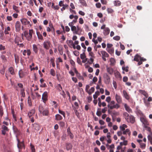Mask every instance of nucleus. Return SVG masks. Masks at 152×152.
<instances>
[{
	"label": "nucleus",
	"instance_id": "obj_1",
	"mask_svg": "<svg viewBox=\"0 0 152 152\" xmlns=\"http://www.w3.org/2000/svg\"><path fill=\"white\" fill-rule=\"evenodd\" d=\"M34 34L35 33L32 29L29 30L28 32L26 31L24 32V36L28 41H31V40L32 35Z\"/></svg>",
	"mask_w": 152,
	"mask_h": 152
},
{
	"label": "nucleus",
	"instance_id": "obj_2",
	"mask_svg": "<svg viewBox=\"0 0 152 152\" xmlns=\"http://www.w3.org/2000/svg\"><path fill=\"white\" fill-rule=\"evenodd\" d=\"M114 101L113 100L110 102V103L107 105L108 108L110 110H112L114 108L118 109L120 107V105L118 104H115Z\"/></svg>",
	"mask_w": 152,
	"mask_h": 152
},
{
	"label": "nucleus",
	"instance_id": "obj_3",
	"mask_svg": "<svg viewBox=\"0 0 152 152\" xmlns=\"http://www.w3.org/2000/svg\"><path fill=\"white\" fill-rule=\"evenodd\" d=\"M148 126L146 125L144 127L146 130L148 131L150 133V134L148 136V138L151 144L152 145V132L151 131V128Z\"/></svg>",
	"mask_w": 152,
	"mask_h": 152
},
{
	"label": "nucleus",
	"instance_id": "obj_4",
	"mask_svg": "<svg viewBox=\"0 0 152 152\" xmlns=\"http://www.w3.org/2000/svg\"><path fill=\"white\" fill-rule=\"evenodd\" d=\"M103 78L104 83L107 84L110 83V78L109 75L107 73H104L103 75Z\"/></svg>",
	"mask_w": 152,
	"mask_h": 152
},
{
	"label": "nucleus",
	"instance_id": "obj_5",
	"mask_svg": "<svg viewBox=\"0 0 152 152\" xmlns=\"http://www.w3.org/2000/svg\"><path fill=\"white\" fill-rule=\"evenodd\" d=\"M51 45L50 42L49 40H47L44 42L43 43V47L47 50H48Z\"/></svg>",
	"mask_w": 152,
	"mask_h": 152
},
{
	"label": "nucleus",
	"instance_id": "obj_6",
	"mask_svg": "<svg viewBox=\"0 0 152 152\" xmlns=\"http://www.w3.org/2000/svg\"><path fill=\"white\" fill-rule=\"evenodd\" d=\"M42 99L43 102L45 103L48 100V93L47 91L44 92L42 94Z\"/></svg>",
	"mask_w": 152,
	"mask_h": 152
},
{
	"label": "nucleus",
	"instance_id": "obj_7",
	"mask_svg": "<svg viewBox=\"0 0 152 152\" xmlns=\"http://www.w3.org/2000/svg\"><path fill=\"white\" fill-rule=\"evenodd\" d=\"M18 143L17 146L19 149H21L23 148H25L23 142H20L19 139L17 138Z\"/></svg>",
	"mask_w": 152,
	"mask_h": 152
},
{
	"label": "nucleus",
	"instance_id": "obj_8",
	"mask_svg": "<svg viewBox=\"0 0 152 152\" xmlns=\"http://www.w3.org/2000/svg\"><path fill=\"white\" fill-rule=\"evenodd\" d=\"M140 121L144 124V126L149 125V123L145 117H142L140 118Z\"/></svg>",
	"mask_w": 152,
	"mask_h": 152
},
{
	"label": "nucleus",
	"instance_id": "obj_9",
	"mask_svg": "<svg viewBox=\"0 0 152 152\" xmlns=\"http://www.w3.org/2000/svg\"><path fill=\"white\" fill-rule=\"evenodd\" d=\"M15 30L16 32H19L21 28V24L19 21L16 22L15 25Z\"/></svg>",
	"mask_w": 152,
	"mask_h": 152
},
{
	"label": "nucleus",
	"instance_id": "obj_10",
	"mask_svg": "<svg viewBox=\"0 0 152 152\" xmlns=\"http://www.w3.org/2000/svg\"><path fill=\"white\" fill-rule=\"evenodd\" d=\"M115 98L117 102V104H121L122 103V98L121 96L116 94L115 95Z\"/></svg>",
	"mask_w": 152,
	"mask_h": 152
},
{
	"label": "nucleus",
	"instance_id": "obj_11",
	"mask_svg": "<svg viewBox=\"0 0 152 152\" xmlns=\"http://www.w3.org/2000/svg\"><path fill=\"white\" fill-rule=\"evenodd\" d=\"M1 129H2L1 131L2 134L4 135H5L6 132L9 130L8 127L4 125L1 126Z\"/></svg>",
	"mask_w": 152,
	"mask_h": 152
},
{
	"label": "nucleus",
	"instance_id": "obj_12",
	"mask_svg": "<svg viewBox=\"0 0 152 152\" xmlns=\"http://www.w3.org/2000/svg\"><path fill=\"white\" fill-rule=\"evenodd\" d=\"M123 96L127 100H129L130 99V96L128 93L127 91L124 90L123 91Z\"/></svg>",
	"mask_w": 152,
	"mask_h": 152
},
{
	"label": "nucleus",
	"instance_id": "obj_13",
	"mask_svg": "<svg viewBox=\"0 0 152 152\" xmlns=\"http://www.w3.org/2000/svg\"><path fill=\"white\" fill-rule=\"evenodd\" d=\"M20 21L24 25H26L30 24V22L28 21L25 18H23L21 19Z\"/></svg>",
	"mask_w": 152,
	"mask_h": 152
},
{
	"label": "nucleus",
	"instance_id": "obj_14",
	"mask_svg": "<svg viewBox=\"0 0 152 152\" xmlns=\"http://www.w3.org/2000/svg\"><path fill=\"white\" fill-rule=\"evenodd\" d=\"M20 40V38L19 37H17L15 39V42L16 44H17L18 45H19L20 47H23L24 46V45L23 43L19 44L18 43V39Z\"/></svg>",
	"mask_w": 152,
	"mask_h": 152
},
{
	"label": "nucleus",
	"instance_id": "obj_15",
	"mask_svg": "<svg viewBox=\"0 0 152 152\" xmlns=\"http://www.w3.org/2000/svg\"><path fill=\"white\" fill-rule=\"evenodd\" d=\"M139 91L140 93L144 96L146 98H147L148 96V94L145 90H140Z\"/></svg>",
	"mask_w": 152,
	"mask_h": 152
},
{
	"label": "nucleus",
	"instance_id": "obj_16",
	"mask_svg": "<svg viewBox=\"0 0 152 152\" xmlns=\"http://www.w3.org/2000/svg\"><path fill=\"white\" fill-rule=\"evenodd\" d=\"M141 56L138 54H137L136 55L134 56V60L139 62L140 61V59H141Z\"/></svg>",
	"mask_w": 152,
	"mask_h": 152
},
{
	"label": "nucleus",
	"instance_id": "obj_17",
	"mask_svg": "<svg viewBox=\"0 0 152 152\" xmlns=\"http://www.w3.org/2000/svg\"><path fill=\"white\" fill-rule=\"evenodd\" d=\"M13 130L14 132L16 134V136L17 138V136L20 134V131L15 126H13Z\"/></svg>",
	"mask_w": 152,
	"mask_h": 152
},
{
	"label": "nucleus",
	"instance_id": "obj_18",
	"mask_svg": "<svg viewBox=\"0 0 152 152\" xmlns=\"http://www.w3.org/2000/svg\"><path fill=\"white\" fill-rule=\"evenodd\" d=\"M33 126L34 129L36 131L39 130L40 128L39 125L37 123L34 124H33Z\"/></svg>",
	"mask_w": 152,
	"mask_h": 152
},
{
	"label": "nucleus",
	"instance_id": "obj_19",
	"mask_svg": "<svg viewBox=\"0 0 152 152\" xmlns=\"http://www.w3.org/2000/svg\"><path fill=\"white\" fill-rule=\"evenodd\" d=\"M32 49L33 51L36 54H37L38 49L36 45L34 44L33 45Z\"/></svg>",
	"mask_w": 152,
	"mask_h": 152
},
{
	"label": "nucleus",
	"instance_id": "obj_20",
	"mask_svg": "<svg viewBox=\"0 0 152 152\" xmlns=\"http://www.w3.org/2000/svg\"><path fill=\"white\" fill-rule=\"evenodd\" d=\"M35 113V110L33 109L30 110L29 112L28 113V115L29 118H30Z\"/></svg>",
	"mask_w": 152,
	"mask_h": 152
},
{
	"label": "nucleus",
	"instance_id": "obj_21",
	"mask_svg": "<svg viewBox=\"0 0 152 152\" xmlns=\"http://www.w3.org/2000/svg\"><path fill=\"white\" fill-rule=\"evenodd\" d=\"M124 106L125 110L126 111L129 113H132V109L126 104H125Z\"/></svg>",
	"mask_w": 152,
	"mask_h": 152
},
{
	"label": "nucleus",
	"instance_id": "obj_22",
	"mask_svg": "<svg viewBox=\"0 0 152 152\" xmlns=\"http://www.w3.org/2000/svg\"><path fill=\"white\" fill-rule=\"evenodd\" d=\"M66 149L67 151L71 150L72 148V145L71 143H66Z\"/></svg>",
	"mask_w": 152,
	"mask_h": 152
},
{
	"label": "nucleus",
	"instance_id": "obj_23",
	"mask_svg": "<svg viewBox=\"0 0 152 152\" xmlns=\"http://www.w3.org/2000/svg\"><path fill=\"white\" fill-rule=\"evenodd\" d=\"M110 32L109 28H106L104 30L103 33L104 35H107L109 34Z\"/></svg>",
	"mask_w": 152,
	"mask_h": 152
},
{
	"label": "nucleus",
	"instance_id": "obj_24",
	"mask_svg": "<svg viewBox=\"0 0 152 152\" xmlns=\"http://www.w3.org/2000/svg\"><path fill=\"white\" fill-rule=\"evenodd\" d=\"M107 71L110 74L112 75L113 72V69L111 67H109L107 68Z\"/></svg>",
	"mask_w": 152,
	"mask_h": 152
},
{
	"label": "nucleus",
	"instance_id": "obj_25",
	"mask_svg": "<svg viewBox=\"0 0 152 152\" xmlns=\"http://www.w3.org/2000/svg\"><path fill=\"white\" fill-rule=\"evenodd\" d=\"M18 74L19 77L20 78H23L25 75L22 69H21L18 72Z\"/></svg>",
	"mask_w": 152,
	"mask_h": 152
},
{
	"label": "nucleus",
	"instance_id": "obj_26",
	"mask_svg": "<svg viewBox=\"0 0 152 152\" xmlns=\"http://www.w3.org/2000/svg\"><path fill=\"white\" fill-rule=\"evenodd\" d=\"M63 119L62 117L59 114H57L55 115V120L56 121H60Z\"/></svg>",
	"mask_w": 152,
	"mask_h": 152
},
{
	"label": "nucleus",
	"instance_id": "obj_27",
	"mask_svg": "<svg viewBox=\"0 0 152 152\" xmlns=\"http://www.w3.org/2000/svg\"><path fill=\"white\" fill-rule=\"evenodd\" d=\"M123 134L124 135L128 134L129 136L131 134V132L129 129H127L123 131Z\"/></svg>",
	"mask_w": 152,
	"mask_h": 152
},
{
	"label": "nucleus",
	"instance_id": "obj_28",
	"mask_svg": "<svg viewBox=\"0 0 152 152\" xmlns=\"http://www.w3.org/2000/svg\"><path fill=\"white\" fill-rule=\"evenodd\" d=\"M20 93L21 95V98H24L25 96L24 88H22L20 90Z\"/></svg>",
	"mask_w": 152,
	"mask_h": 152
},
{
	"label": "nucleus",
	"instance_id": "obj_29",
	"mask_svg": "<svg viewBox=\"0 0 152 152\" xmlns=\"http://www.w3.org/2000/svg\"><path fill=\"white\" fill-rule=\"evenodd\" d=\"M130 121L131 123H134L135 121V118L132 115H130L129 119V121Z\"/></svg>",
	"mask_w": 152,
	"mask_h": 152
},
{
	"label": "nucleus",
	"instance_id": "obj_30",
	"mask_svg": "<svg viewBox=\"0 0 152 152\" xmlns=\"http://www.w3.org/2000/svg\"><path fill=\"white\" fill-rule=\"evenodd\" d=\"M71 30L73 31L74 34H77L78 31H77V28L76 26H74L71 27Z\"/></svg>",
	"mask_w": 152,
	"mask_h": 152
},
{
	"label": "nucleus",
	"instance_id": "obj_31",
	"mask_svg": "<svg viewBox=\"0 0 152 152\" xmlns=\"http://www.w3.org/2000/svg\"><path fill=\"white\" fill-rule=\"evenodd\" d=\"M101 53L102 56L106 57H109V54L106 51H101Z\"/></svg>",
	"mask_w": 152,
	"mask_h": 152
},
{
	"label": "nucleus",
	"instance_id": "obj_32",
	"mask_svg": "<svg viewBox=\"0 0 152 152\" xmlns=\"http://www.w3.org/2000/svg\"><path fill=\"white\" fill-rule=\"evenodd\" d=\"M43 115H48V114L49 111L48 109H45L42 112Z\"/></svg>",
	"mask_w": 152,
	"mask_h": 152
},
{
	"label": "nucleus",
	"instance_id": "obj_33",
	"mask_svg": "<svg viewBox=\"0 0 152 152\" xmlns=\"http://www.w3.org/2000/svg\"><path fill=\"white\" fill-rule=\"evenodd\" d=\"M114 4L115 6H119L121 5V2L118 0L115 1L114 2Z\"/></svg>",
	"mask_w": 152,
	"mask_h": 152
},
{
	"label": "nucleus",
	"instance_id": "obj_34",
	"mask_svg": "<svg viewBox=\"0 0 152 152\" xmlns=\"http://www.w3.org/2000/svg\"><path fill=\"white\" fill-rule=\"evenodd\" d=\"M123 115L125 119L127 121H128L129 118L130 116L129 114L126 112H125L124 113Z\"/></svg>",
	"mask_w": 152,
	"mask_h": 152
},
{
	"label": "nucleus",
	"instance_id": "obj_35",
	"mask_svg": "<svg viewBox=\"0 0 152 152\" xmlns=\"http://www.w3.org/2000/svg\"><path fill=\"white\" fill-rule=\"evenodd\" d=\"M141 59H140V61L138 62L137 63V65L138 66L141 65L142 64V61H145L146 60V59L145 58H144L141 57Z\"/></svg>",
	"mask_w": 152,
	"mask_h": 152
},
{
	"label": "nucleus",
	"instance_id": "obj_36",
	"mask_svg": "<svg viewBox=\"0 0 152 152\" xmlns=\"http://www.w3.org/2000/svg\"><path fill=\"white\" fill-rule=\"evenodd\" d=\"M107 51L110 54H112L114 53V49L113 48L106 49Z\"/></svg>",
	"mask_w": 152,
	"mask_h": 152
},
{
	"label": "nucleus",
	"instance_id": "obj_37",
	"mask_svg": "<svg viewBox=\"0 0 152 152\" xmlns=\"http://www.w3.org/2000/svg\"><path fill=\"white\" fill-rule=\"evenodd\" d=\"M80 3L84 6H86L87 4L85 0H79Z\"/></svg>",
	"mask_w": 152,
	"mask_h": 152
},
{
	"label": "nucleus",
	"instance_id": "obj_38",
	"mask_svg": "<svg viewBox=\"0 0 152 152\" xmlns=\"http://www.w3.org/2000/svg\"><path fill=\"white\" fill-rule=\"evenodd\" d=\"M94 88L93 87H91L90 90H89L88 91L87 93L91 95V94L92 93H93L94 91Z\"/></svg>",
	"mask_w": 152,
	"mask_h": 152
},
{
	"label": "nucleus",
	"instance_id": "obj_39",
	"mask_svg": "<svg viewBox=\"0 0 152 152\" xmlns=\"http://www.w3.org/2000/svg\"><path fill=\"white\" fill-rule=\"evenodd\" d=\"M9 71L11 75H14L15 74L14 70L12 67H10L9 69Z\"/></svg>",
	"mask_w": 152,
	"mask_h": 152
},
{
	"label": "nucleus",
	"instance_id": "obj_40",
	"mask_svg": "<svg viewBox=\"0 0 152 152\" xmlns=\"http://www.w3.org/2000/svg\"><path fill=\"white\" fill-rule=\"evenodd\" d=\"M45 109L42 105H39V111L41 113Z\"/></svg>",
	"mask_w": 152,
	"mask_h": 152
},
{
	"label": "nucleus",
	"instance_id": "obj_41",
	"mask_svg": "<svg viewBox=\"0 0 152 152\" xmlns=\"http://www.w3.org/2000/svg\"><path fill=\"white\" fill-rule=\"evenodd\" d=\"M80 58L83 60L86 58L85 53V52H83L82 54H81L80 55Z\"/></svg>",
	"mask_w": 152,
	"mask_h": 152
},
{
	"label": "nucleus",
	"instance_id": "obj_42",
	"mask_svg": "<svg viewBox=\"0 0 152 152\" xmlns=\"http://www.w3.org/2000/svg\"><path fill=\"white\" fill-rule=\"evenodd\" d=\"M1 58L3 62H5L7 61V59L5 56L4 55H1Z\"/></svg>",
	"mask_w": 152,
	"mask_h": 152
},
{
	"label": "nucleus",
	"instance_id": "obj_43",
	"mask_svg": "<svg viewBox=\"0 0 152 152\" xmlns=\"http://www.w3.org/2000/svg\"><path fill=\"white\" fill-rule=\"evenodd\" d=\"M50 74L53 76H54L55 75V72L53 69H51L50 70Z\"/></svg>",
	"mask_w": 152,
	"mask_h": 152
},
{
	"label": "nucleus",
	"instance_id": "obj_44",
	"mask_svg": "<svg viewBox=\"0 0 152 152\" xmlns=\"http://www.w3.org/2000/svg\"><path fill=\"white\" fill-rule=\"evenodd\" d=\"M62 7H63L61 9V11H63L66 8L68 7L69 5L67 4H65V5Z\"/></svg>",
	"mask_w": 152,
	"mask_h": 152
},
{
	"label": "nucleus",
	"instance_id": "obj_45",
	"mask_svg": "<svg viewBox=\"0 0 152 152\" xmlns=\"http://www.w3.org/2000/svg\"><path fill=\"white\" fill-rule=\"evenodd\" d=\"M37 34L38 36V37L39 39L41 40L43 39V37L42 34H40L39 33H38V32H37Z\"/></svg>",
	"mask_w": 152,
	"mask_h": 152
},
{
	"label": "nucleus",
	"instance_id": "obj_46",
	"mask_svg": "<svg viewBox=\"0 0 152 152\" xmlns=\"http://www.w3.org/2000/svg\"><path fill=\"white\" fill-rule=\"evenodd\" d=\"M4 114L2 107L0 105V115L2 117Z\"/></svg>",
	"mask_w": 152,
	"mask_h": 152
},
{
	"label": "nucleus",
	"instance_id": "obj_47",
	"mask_svg": "<svg viewBox=\"0 0 152 152\" xmlns=\"http://www.w3.org/2000/svg\"><path fill=\"white\" fill-rule=\"evenodd\" d=\"M58 112L59 113L61 114L65 118V112L63 111H62L61 110H60V109H59L58 110Z\"/></svg>",
	"mask_w": 152,
	"mask_h": 152
},
{
	"label": "nucleus",
	"instance_id": "obj_48",
	"mask_svg": "<svg viewBox=\"0 0 152 152\" xmlns=\"http://www.w3.org/2000/svg\"><path fill=\"white\" fill-rule=\"evenodd\" d=\"M64 1H60L58 4V5L60 7H62L65 5V4H64Z\"/></svg>",
	"mask_w": 152,
	"mask_h": 152
},
{
	"label": "nucleus",
	"instance_id": "obj_49",
	"mask_svg": "<svg viewBox=\"0 0 152 152\" xmlns=\"http://www.w3.org/2000/svg\"><path fill=\"white\" fill-rule=\"evenodd\" d=\"M140 147L141 148L144 149L146 147V144L145 143H140Z\"/></svg>",
	"mask_w": 152,
	"mask_h": 152
},
{
	"label": "nucleus",
	"instance_id": "obj_50",
	"mask_svg": "<svg viewBox=\"0 0 152 152\" xmlns=\"http://www.w3.org/2000/svg\"><path fill=\"white\" fill-rule=\"evenodd\" d=\"M15 60L16 63H18L19 61V58L18 56L15 55Z\"/></svg>",
	"mask_w": 152,
	"mask_h": 152
},
{
	"label": "nucleus",
	"instance_id": "obj_51",
	"mask_svg": "<svg viewBox=\"0 0 152 152\" xmlns=\"http://www.w3.org/2000/svg\"><path fill=\"white\" fill-rule=\"evenodd\" d=\"M57 88L59 91H61L62 89V88L60 84H58L57 86Z\"/></svg>",
	"mask_w": 152,
	"mask_h": 152
},
{
	"label": "nucleus",
	"instance_id": "obj_52",
	"mask_svg": "<svg viewBox=\"0 0 152 152\" xmlns=\"http://www.w3.org/2000/svg\"><path fill=\"white\" fill-rule=\"evenodd\" d=\"M59 124L60 126L62 127H64L65 126V123L63 121H60L59 123Z\"/></svg>",
	"mask_w": 152,
	"mask_h": 152
},
{
	"label": "nucleus",
	"instance_id": "obj_53",
	"mask_svg": "<svg viewBox=\"0 0 152 152\" xmlns=\"http://www.w3.org/2000/svg\"><path fill=\"white\" fill-rule=\"evenodd\" d=\"M18 7L16 6L15 5H13V8L14 10L16 11V12H19V11L18 9Z\"/></svg>",
	"mask_w": 152,
	"mask_h": 152
},
{
	"label": "nucleus",
	"instance_id": "obj_54",
	"mask_svg": "<svg viewBox=\"0 0 152 152\" xmlns=\"http://www.w3.org/2000/svg\"><path fill=\"white\" fill-rule=\"evenodd\" d=\"M107 11L108 13H113L114 12L113 10L112 9L110 8L107 9Z\"/></svg>",
	"mask_w": 152,
	"mask_h": 152
},
{
	"label": "nucleus",
	"instance_id": "obj_55",
	"mask_svg": "<svg viewBox=\"0 0 152 152\" xmlns=\"http://www.w3.org/2000/svg\"><path fill=\"white\" fill-rule=\"evenodd\" d=\"M77 109L74 108V110L75 112V114L77 116L78 118H79V113L77 112Z\"/></svg>",
	"mask_w": 152,
	"mask_h": 152
},
{
	"label": "nucleus",
	"instance_id": "obj_56",
	"mask_svg": "<svg viewBox=\"0 0 152 152\" xmlns=\"http://www.w3.org/2000/svg\"><path fill=\"white\" fill-rule=\"evenodd\" d=\"M120 37L119 36H116L113 37V39L115 40L118 41L120 39Z\"/></svg>",
	"mask_w": 152,
	"mask_h": 152
},
{
	"label": "nucleus",
	"instance_id": "obj_57",
	"mask_svg": "<svg viewBox=\"0 0 152 152\" xmlns=\"http://www.w3.org/2000/svg\"><path fill=\"white\" fill-rule=\"evenodd\" d=\"M94 61V60L92 58H91L90 59V60L88 61V62L89 64H91L93 63Z\"/></svg>",
	"mask_w": 152,
	"mask_h": 152
},
{
	"label": "nucleus",
	"instance_id": "obj_58",
	"mask_svg": "<svg viewBox=\"0 0 152 152\" xmlns=\"http://www.w3.org/2000/svg\"><path fill=\"white\" fill-rule=\"evenodd\" d=\"M111 100V97L110 96H108L106 98L105 101L106 102L109 103L110 102Z\"/></svg>",
	"mask_w": 152,
	"mask_h": 152
},
{
	"label": "nucleus",
	"instance_id": "obj_59",
	"mask_svg": "<svg viewBox=\"0 0 152 152\" xmlns=\"http://www.w3.org/2000/svg\"><path fill=\"white\" fill-rule=\"evenodd\" d=\"M70 62L71 64L73 66L75 67V62L72 60H71L70 61Z\"/></svg>",
	"mask_w": 152,
	"mask_h": 152
},
{
	"label": "nucleus",
	"instance_id": "obj_60",
	"mask_svg": "<svg viewBox=\"0 0 152 152\" xmlns=\"http://www.w3.org/2000/svg\"><path fill=\"white\" fill-rule=\"evenodd\" d=\"M128 67L127 66L126 67H125L124 66H123L122 67V69L124 71H125L126 72H128Z\"/></svg>",
	"mask_w": 152,
	"mask_h": 152
},
{
	"label": "nucleus",
	"instance_id": "obj_61",
	"mask_svg": "<svg viewBox=\"0 0 152 152\" xmlns=\"http://www.w3.org/2000/svg\"><path fill=\"white\" fill-rule=\"evenodd\" d=\"M5 48L4 46H3L2 44L0 45V50H5Z\"/></svg>",
	"mask_w": 152,
	"mask_h": 152
},
{
	"label": "nucleus",
	"instance_id": "obj_62",
	"mask_svg": "<svg viewBox=\"0 0 152 152\" xmlns=\"http://www.w3.org/2000/svg\"><path fill=\"white\" fill-rule=\"evenodd\" d=\"M18 86L20 88H21V89H22V88H23V84L21 83H18Z\"/></svg>",
	"mask_w": 152,
	"mask_h": 152
},
{
	"label": "nucleus",
	"instance_id": "obj_63",
	"mask_svg": "<svg viewBox=\"0 0 152 152\" xmlns=\"http://www.w3.org/2000/svg\"><path fill=\"white\" fill-rule=\"evenodd\" d=\"M30 146H31V151L32 152H35V149L34 148V146L32 145L31 144Z\"/></svg>",
	"mask_w": 152,
	"mask_h": 152
},
{
	"label": "nucleus",
	"instance_id": "obj_64",
	"mask_svg": "<svg viewBox=\"0 0 152 152\" xmlns=\"http://www.w3.org/2000/svg\"><path fill=\"white\" fill-rule=\"evenodd\" d=\"M79 23L82 24L84 23V21L83 19L82 18H80L79 19Z\"/></svg>",
	"mask_w": 152,
	"mask_h": 152
}]
</instances>
